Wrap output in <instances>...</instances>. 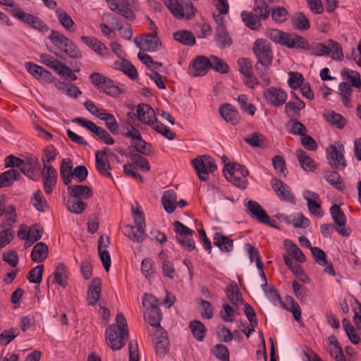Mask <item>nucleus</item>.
<instances>
[{
	"label": "nucleus",
	"instance_id": "nucleus-1",
	"mask_svg": "<svg viewBox=\"0 0 361 361\" xmlns=\"http://www.w3.org/2000/svg\"><path fill=\"white\" fill-rule=\"evenodd\" d=\"M116 322V324L109 325L105 333L106 344L113 350L122 348L125 345L124 340L128 336V324L123 313L117 314Z\"/></svg>",
	"mask_w": 361,
	"mask_h": 361
},
{
	"label": "nucleus",
	"instance_id": "nucleus-2",
	"mask_svg": "<svg viewBox=\"0 0 361 361\" xmlns=\"http://www.w3.org/2000/svg\"><path fill=\"white\" fill-rule=\"evenodd\" d=\"M267 36L274 42L288 49H301L308 50L310 44L307 40L294 32H286L278 29H272L268 32Z\"/></svg>",
	"mask_w": 361,
	"mask_h": 361
},
{
	"label": "nucleus",
	"instance_id": "nucleus-3",
	"mask_svg": "<svg viewBox=\"0 0 361 361\" xmlns=\"http://www.w3.org/2000/svg\"><path fill=\"white\" fill-rule=\"evenodd\" d=\"M48 39L68 57L73 59H80L82 57L81 51L73 42L60 32L51 30Z\"/></svg>",
	"mask_w": 361,
	"mask_h": 361
},
{
	"label": "nucleus",
	"instance_id": "nucleus-4",
	"mask_svg": "<svg viewBox=\"0 0 361 361\" xmlns=\"http://www.w3.org/2000/svg\"><path fill=\"white\" fill-rule=\"evenodd\" d=\"M224 173L226 178L233 185L240 189H245L247 187L249 171L246 166L238 163L226 164Z\"/></svg>",
	"mask_w": 361,
	"mask_h": 361
},
{
	"label": "nucleus",
	"instance_id": "nucleus-5",
	"mask_svg": "<svg viewBox=\"0 0 361 361\" xmlns=\"http://www.w3.org/2000/svg\"><path fill=\"white\" fill-rule=\"evenodd\" d=\"M135 220V226H126L125 235L135 243H142L145 239V218L144 213L138 207H131Z\"/></svg>",
	"mask_w": 361,
	"mask_h": 361
},
{
	"label": "nucleus",
	"instance_id": "nucleus-6",
	"mask_svg": "<svg viewBox=\"0 0 361 361\" xmlns=\"http://www.w3.org/2000/svg\"><path fill=\"white\" fill-rule=\"evenodd\" d=\"M91 83L100 92L109 96L116 97L121 94L122 90L114 80L99 73H93L90 77Z\"/></svg>",
	"mask_w": 361,
	"mask_h": 361
},
{
	"label": "nucleus",
	"instance_id": "nucleus-7",
	"mask_svg": "<svg viewBox=\"0 0 361 361\" xmlns=\"http://www.w3.org/2000/svg\"><path fill=\"white\" fill-rule=\"evenodd\" d=\"M192 164L202 181L207 180L209 173H212L217 169L214 160L211 157L206 155L192 159Z\"/></svg>",
	"mask_w": 361,
	"mask_h": 361
},
{
	"label": "nucleus",
	"instance_id": "nucleus-8",
	"mask_svg": "<svg viewBox=\"0 0 361 361\" xmlns=\"http://www.w3.org/2000/svg\"><path fill=\"white\" fill-rule=\"evenodd\" d=\"M335 145H329L326 150L328 163L332 169H338L341 165L343 168L347 166L344 157V147L340 142Z\"/></svg>",
	"mask_w": 361,
	"mask_h": 361
},
{
	"label": "nucleus",
	"instance_id": "nucleus-9",
	"mask_svg": "<svg viewBox=\"0 0 361 361\" xmlns=\"http://www.w3.org/2000/svg\"><path fill=\"white\" fill-rule=\"evenodd\" d=\"M73 122L88 129L90 132L98 136L106 145H113L115 142L114 138L105 129L97 126L91 121L81 117H76L73 119Z\"/></svg>",
	"mask_w": 361,
	"mask_h": 361
},
{
	"label": "nucleus",
	"instance_id": "nucleus-10",
	"mask_svg": "<svg viewBox=\"0 0 361 361\" xmlns=\"http://www.w3.org/2000/svg\"><path fill=\"white\" fill-rule=\"evenodd\" d=\"M252 51L257 61L272 63L274 56L270 44L264 39H257L253 44Z\"/></svg>",
	"mask_w": 361,
	"mask_h": 361
},
{
	"label": "nucleus",
	"instance_id": "nucleus-11",
	"mask_svg": "<svg viewBox=\"0 0 361 361\" xmlns=\"http://www.w3.org/2000/svg\"><path fill=\"white\" fill-rule=\"evenodd\" d=\"M330 214L336 224V231L343 237H348L351 230L346 227V216L338 204H334L330 208Z\"/></svg>",
	"mask_w": 361,
	"mask_h": 361
},
{
	"label": "nucleus",
	"instance_id": "nucleus-12",
	"mask_svg": "<svg viewBox=\"0 0 361 361\" xmlns=\"http://www.w3.org/2000/svg\"><path fill=\"white\" fill-rule=\"evenodd\" d=\"M271 185L274 192L281 201L295 204V196L290 188L281 179L276 178H272L271 180Z\"/></svg>",
	"mask_w": 361,
	"mask_h": 361
},
{
	"label": "nucleus",
	"instance_id": "nucleus-13",
	"mask_svg": "<svg viewBox=\"0 0 361 361\" xmlns=\"http://www.w3.org/2000/svg\"><path fill=\"white\" fill-rule=\"evenodd\" d=\"M264 97L267 104L279 107L286 103L287 94L281 88L271 87L264 92Z\"/></svg>",
	"mask_w": 361,
	"mask_h": 361
},
{
	"label": "nucleus",
	"instance_id": "nucleus-14",
	"mask_svg": "<svg viewBox=\"0 0 361 361\" xmlns=\"http://www.w3.org/2000/svg\"><path fill=\"white\" fill-rule=\"evenodd\" d=\"M209 58L205 56H197L189 66L188 73L193 77L203 76L209 70Z\"/></svg>",
	"mask_w": 361,
	"mask_h": 361
},
{
	"label": "nucleus",
	"instance_id": "nucleus-15",
	"mask_svg": "<svg viewBox=\"0 0 361 361\" xmlns=\"http://www.w3.org/2000/svg\"><path fill=\"white\" fill-rule=\"evenodd\" d=\"M134 42L140 49L148 52L157 51L161 46V42L158 37L157 32L146 35L142 40V44H141L137 37L134 39Z\"/></svg>",
	"mask_w": 361,
	"mask_h": 361
},
{
	"label": "nucleus",
	"instance_id": "nucleus-16",
	"mask_svg": "<svg viewBox=\"0 0 361 361\" xmlns=\"http://www.w3.org/2000/svg\"><path fill=\"white\" fill-rule=\"evenodd\" d=\"M56 170L51 166L43 167L42 176L44 192L47 195L51 193L53 188L56 184Z\"/></svg>",
	"mask_w": 361,
	"mask_h": 361
},
{
	"label": "nucleus",
	"instance_id": "nucleus-17",
	"mask_svg": "<svg viewBox=\"0 0 361 361\" xmlns=\"http://www.w3.org/2000/svg\"><path fill=\"white\" fill-rule=\"evenodd\" d=\"M137 118L142 123L154 125L157 122L154 110L147 104H140L137 107Z\"/></svg>",
	"mask_w": 361,
	"mask_h": 361
},
{
	"label": "nucleus",
	"instance_id": "nucleus-18",
	"mask_svg": "<svg viewBox=\"0 0 361 361\" xmlns=\"http://www.w3.org/2000/svg\"><path fill=\"white\" fill-rule=\"evenodd\" d=\"M219 111L224 121L231 125L235 126L240 121V116L238 111L230 104L226 103L221 105Z\"/></svg>",
	"mask_w": 361,
	"mask_h": 361
},
{
	"label": "nucleus",
	"instance_id": "nucleus-19",
	"mask_svg": "<svg viewBox=\"0 0 361 361\" xmlns=\"http://www.w3.org/2000/svg\"><path fill=\"white\" fill-rule=\"evenodd\" d=\"M102 293V280L99 277L92 279L87 288V302L90 305L94 306L100 298Z\"/></svg>",
	"mask_w": 361,
	"mask_h": 361
},
{
	"label": "nucleus",
	"instance_id": "nucleus-20",
	"mask_svg": "<svg viewBox=\"0 0 361 361\" xmlns=\"http://www.w3.org/2000/svg\"><path fill=\"white\" fill-rule=\"evenodd\" d=\"M246 213L252 218L257 219L259 222L264 221L269 218L262 207L256 201L249 200L245 205Z\"/></svg>",
	"mask_w": 361,
	"mask_h": 361
},
{
	"label": "nucleus",
	"instance_id": "nucleus-21",
	"mask_svg": "<svg viewBox=\"0 0 361 361\" xmlns=\"http://www.w3.org/2000/svg\"><path fill=\"white\" fill-rule=\"evenodd\" d=\"M82 42L88 46L92 50L104 58H107L110 55L108 48L99 40L94 37L82 36Z\"/></svg>",
	"mask_w": 361,
	"mask_h": 361
},
{
	"label": "nucleus",
	"instance_id": "nucleus-22",
	"mask_svg": "<svg viewBox=\"0 0 361 361\" xmlns=\"http://www.w3.org/2000/svg\"><path fill=\"white\" fill-rule=\"evenodd\" d=\"M106 152L102 150H98L95 153L96 159V168L98 172L106 177L111 178L110 172L111 166L109 161L105 158Z\"/></svg>",
	"mask_w": 361,
	"mask_h": 361
},
{
	"label": "nucleus",
	"instance_id": "nucleus-23",
	"mask_svg": "<svg viewBox=\"0 0 361 361\" xmlns=\"http://www.w3.org/2000/svg\"><path fill=\"white\" fill-rule=\"evenodd\" d=\"M214 40L216 42L217 46L221 49L230 47L233 40L230 37L226 27H216Z\"/></svg>",
	"mask_w": 361,
	"mask_h": 361
},
{
	"label": "nucleus",
	"instance_id": "nucleus-24",
	"mask_svg": "<svg viewBox=\"0 0 361 361\" xmlns=\"http://www.w3.org/2000/svg\"><path fill=\"white\" fill-rule=\"evenodd\" d=\"M67 189L71 196L79 200L88 199L93 195L92 190L87 185H74L68 186Z\"/></svg>",
	"mask_w": 361,
	"mask_h": 361
},
{
	"label": "nucleus",
	"instance_id": "nucleus-25",
	"mask_svg": "<svg viewBox=\"0 0 361 361\" xmlns=\"http://www.w3.org/2000/svg\"><path fill=\"white\" fill-rule=\"evenodd\" d=\"M176 193L173 190L164 191L161 197V203L168 214H172L176 208Z\"/></svg>",
	"mask_w": 361,
	"mask_h": 361
},
{
	"label": "nucleus",
	"instance_id": "nucleus-26",
	"mask_svg": "<svg viewBox=\"0 0 361 361\" xmlns=\"http://www.w3.org/2000/svg\"><path fill=\"white\" fill-rule=\"evenodd\" d=\"M56 15L60 25L67 31L74 32L76 25L71 17L61 8H56Z\"/></svg>",
	"mask_w": 361,
	"mask_h": 361
},
{
	"label": "nucleus",
	"instance_id": "nucleus-27",
	"mask_svg": "<svg viewBox=\"0 0 361 361\" xmlns=\"http://www.w3.org/2000/svg\"><path fill=\"white\" fill-rule=\"evenodd\" d=\"M21 178L20 172L18 169H11L0 174V188L11 186L15 180Z\"/></svg>",
	"mask_w": 361,
	"mask_h": 361
},
{
	"label": "nucleus",
	"instance_id": "nucleus-28",
	"mask_svg": "<svg viewBox=\"0 0 361 361\" xmlns=\"http://www.w3.org/2000/svg\"><path fill=\"white\" fill-rule=\"evenodd\" d=\"M295 154L300 165L305 171H313L317 168L314 161L302 149H298Z\"/></svg>",
	"mask_w": 361,
	"mask_h": 361
},
{
	"label": "nucleus",
	"instance_id": "nucleus-29",
	"mask_svg": "<svg viewBox=\"0 0 361 361\" xmlns=\"http://www.w3.org/2000/svg\"><path fill=\"white\" fill-rule=\"evenodd\" d=\"M162 318V314L159 306H154L152 308H148L147 312L145 314V319L149 324L154 328H161L160 322Z\"/></svg>",
	"mask_w": 361,
	"mask_h": 361
},
{
	"label": "nucleus",
	"instance_id": "nucleus-30",
	"mask_svg": "<svg viewBox=\"0 0 361 361\" xmlns=\"http://www.w3.org/2000/svg\"><path fill=\"white\" fill-rule=\"evenodd\" d=\"M225 293L232 305L238 307V302L243 303L242 293L235 282H231L226 286Z\"/></svg>",
	"mask_w": 361,
	"mask_h": 361
},
{
	"label": "nucleus",
	"instance_id": "nucleus-31",
	"mask_svg": "<svg viewBox=\"0 0 361 361\" xmlns=\"http://www.w3.org/2000/svg\"><path fill=\"white\" fill-rule=\"evenodd\" d=\"M49 247L44 243H37L32 249L31 252V259L35 262H42L48 256Z\"/></svg>",
	"mask_w": 361,
	"mask_h": 361
},
{
	"label": "nucleus",
	"instance_id": "nucleus-32",
	"mask_svg": "<svg viewBox=\"0 0 361 361\" xmlns=\"http://www.w3.org/2000/svg\"><path fill=\"white\" fill-rule=\"evenodd\" d=\"M173 38L176 42L188 47L194 46L196 39L190 31L182 30L175 32L173 34Z\"/></svg>",
	"mask_w": 361,
	"mask_h": 361
},
{
	"label": "nucleus",
	"instance_id": "nucleus-33",
	"mask_svg": "<svg viewBox=\"0 0 361 361\" xmlns=\"http://www.w3.org/2000/svg\"><path fill=\"white\" fill-rule=\"evenodd\" d=\"M214 244L221 251L226 252H231L233 247V240L219 232L216 233L214 235Z\"/></svg>",
	"mask_w": 361,
	"mask_h": 361
},
{
	"label": "nucleus",
	"instance_id": "nucleus-34",
	"mask_svg": "<svg viewBox=\"0 0 361 361\" xmlns=\"http://www.w3.org/2000/svg\"><path fill=\"white\" fill-rule=\"evenodd\" d=\"M240 16L245 25L252 30H257L261 25V18L252 12L243 11L241 12Z\"/></svg>",
	"mask_w": 361,
	"mask_h": 361
},
{
	"label": "nucleus",
	"instance_id": "nucleus-35",
	"mask_svg": "<svg viewBox=\"0 0 361 361\" xmlns=\"http://www.w3.org/2000/svg\"><path fill=\"white\" fill-rule=\"evenodd\" d=\"M271 64V63H267V65L264 62L257 61L255 66V71L259 77L262 79L264 86L269 85L271 82L270 78L268 77V75L271 73L270 68Z\"/></svg>",
	"mask_w": 361,
	"mask_h": 361
},
{
	"label": "nucleus",
	"instance_id": "nucleus-36",
	"mask_svg": "<svg viewBox=\"0 0 361 361\" xmlns=\"http://www.w3.org/2000/svg\"><path fill=\"white\" fill-rule=\"evenodd\" d=\"M115 68L121 70L130 79L135 80L137 78V71L135 67L128 61L123 59L122 61H116Z\"/></svg>",
	"mask_w": 361,
	"mask_h": 361
},
{
	"label": "nucleus",
	"instance_id": "nucleus-37",
	"mask_svg": "<svg viewBox=\"0 0 361 361\" xmlns=\"http://www.w3.org/2000/svg\"><path fill=\"white\" fill-rule=\"evenodd\" d=\"M293 27L298 30L306 31L310 27L308 18L302 12L296 13L291 18Z\"/></svg>",
	"mask_w": 361,
	"mask_h": 361
},
{
	"label": "nucleus",
	"instance_id": "nucleus-38",
	"mask_svg": "<svg viewBox=\"0 0 361 361\" xmlns=\"http://www.w3.org/2000/svg\"><path fill=\"white\" fill-rule=\"evenodd\" d=\"M68 271L63 262L59 263L53 273L54 281L59 286L65 288L68 285L66 279L68 278Z\"/></svg>",
	"mask_w": 361,
	"mask_h": 361
},
{
	"label": "nucleus",
	"instance_id": "nucleus-39",
	"mask_svg": "<svg viewBox=\"0 0 361 361\" xmlns=\"http://www.w3.org/2000/svg\"><path fill=\"white\" fill-rule=\"evenodd\" d=\"M192 336L197 341H202L206 336L207 328L204 324L199 320H193L189 324Z\"/></svg>",
	"mask_w": 361,
	"mask_h": 361
},
{
	"label": "nucleus",
	"instance_id": "nucleus-40",
	"mask_svg": "<svg viewBox=\"0 0 361 361\" xmlns=\"http://www.w3.org/2000/svg\"><path fill=\"white\" fill-rule=\"evenodd\" d=\"M157 355L163 357L168 353L169 348V341L166 336V333L157 338V341L154 345Z\"/></svg>",
	"mask_w": 361,
	"mask_h": 361
},
{
	"label": "nucleus",
	"instance_id": "nucleus-41",
	"mask_svg": "<svg viewBox=\"0 0 361 361\" xmlns=\"http://www.w3.org/2000/svg\"><path fill=\"white\" fill-rule=\"evenodd\" d=\"M7 11L13 18H16L28 25L34 16L30 13L24 12V11L16 4L12 8H8Z\"/></svg>",
	"mask_w": 361,
	"mask_h": 361
},
{
	"label": "nucleus",
	"instance_id": "nucleus-42",
	"mask_svg": "<svg viewBox=\"0 0 361 361\" xmlns=\"http://www.w3.org/2000/svg\"><path fill=\"white\" fill-rule=\"evenodd\" d=\"M341 74L343 79L350 82L353 87L357 89L361 88L360 75L357 71L344 68L341 71Z\"/></svg>",
	"mask_w": 361,
	"mask_h": 361
},
{
	"label": "nucleus",
	"instance_id": "nucleus-43",
	"mask_svg": "<svg viewBox=\"0 0 361 361\" xmlns=\"http://www.w3.org/2000/svg\"><path fill=\"white\" fill-rule=\"evenodd\" d=\"M286 300L287 303L290 305V307H288L283 302L281 303V306L283 309L292 312L295 320L298 322H300L301 321V309L300 305L297 302H295L294 298L290 295L287 296Z\"/></svg>",
	"mask_w": 361,
	"mask_h": 361
},
{
	"label": "nucleus",
	"instance_id": "nucleus-44",
	"mask_svg": "<svg viewBox=\"0 0 361 361\" xmlns=\"http://www.w3.org/2000/svg\"><path fill=\"white\" fill-rule=\"evenodd\" d=\"M163 1L175 18L182 19L185 17L184 8L178 0H163Z\"/></svg>",
	"mask_w": 361,
	"mask_h": 361
},
{
	"label": "nucleus",
	"instance_id": "nucleus-45",
	"mask_svg": "<svg viewBox=\"0 0 361 361\" xmlns=\"http://www.w3.org/2000/svg\"><path fill=\"white\" fill-rule=\"evenodd\" d=\"M326 121L334 127L338 129H343L346 123L345 118L340 114L334 111H330L324 115Z\"/></svg>",
	"mask_w": 361,
	"mask_h": 361
},
{
	"label": "nucleus",
	"instance_id": "nucleus-46",
	"mask_svg": "<svg viewBox=\"0 0 361 361\" xmlns=\"http://www.w3.org/2000/svg\"><path fill=\"white\" fill-rule=\"evenodd\" d=\"M284 245L287 250L292 254L294 259L298 262L303 263L306 261V257L302 250L290 240H286Z\"/></svg>",
	"mask_w": 361,
	"mask_h": 361
},
{
	"label": "nucleus",
	"instance_id": "nucleus-47",
	"mask_svg": "<svg viewBox=\"0 0 361 361\" xmlns=\"http://www.w3.org/2000/svg\"><path fill=\"white\" fill-rule=\"evenodd\" d=\"M133 149L138 153L145 156H149L154 153L152 145L145 141L142 138L131 143Z\"/></svg>",
	"mask_w": 361,
	"mask_h": 361
},
{
	"label": "nucleus",
	"instance_id": "nucleus-48",
	"mask_svg": "<svg viewBox=\"0 0 361 361\" xmlns=\"http://www.w3.org/2000/svg\"><path fill=\"white\" fill-rule=\"evenodd\" d=\"M324 178L332 187L340 191L345 188L340 174L336 171L326 173Z\"/></svg>",
	"mask_w": 361,
	"mask_h": 361
},
{
	"label": "nucleus",
	"instance_id": "nucleus-49",
	"mask_svg": "<svg viewBox=\"0 0 361 361\" xmlns=\"http://www.w3.org/2000/svg\"><path fill=\"white\" fill-rule=\"evenodd\" d=\"M209 61L211 63V66H209V68L215 71L216 72L225 74L228 73L229 66L228 65L223 61L221 59L212 55L209 57Z\"/></svg>",
	"mask_w": 361,
	"mask_h": 361
},
{
	"label": "nucleus",
	"instance_id": "nucleus-50",
	"mask_svg": "<svg viewBox=\"0 0 361 361\" xmlns=\"http://www.w3.org/2000/svg\"><path fill=\"white\" fill-rule=\"evenodd\" d=\"M60 175L63 179V183L66 185H69L73 176L71 160H68V162H66L65 159L62 160L60 168Z\"/></svg>",
	"mask_w": 361,
	"mask_h": 361
},
{
	"label": "nucleus",
	"instance_id": "nucleus-51",
	"mask_svg": "<svg viewBox=\"0 0 361 361\" xmlns=\"http://www.w3.org/2000/svg\"><path fill=\"white\" fill-rule=\"evenodd\" d=\"M265 137L259 133H252L244 138V141L252 147L263 149L265 147Z\"/></svg>",
	"mask_w": 361,
	"mask_h": 361
},
{
	"label": "nucleus",
	"instance_id": "nucleus-52",
	"mask_svg": "<svg viewBox=\"0 0 361 361\" xmlns=\"http://www.w3.org/2000/svg\"><path fill=\"white\" fill-rule=\"evenodd\" d=\"M253 11L262 20H266L269 17V8L264 0H255Z\"/></svg>",
	"mask_w": 361,
	"mask_h": 361
},
{
	"label": "nucleus",
	"instance_id": "nucleus-53",
	"mask_svg": "<svg viewBox=\"0 0 361 361\" xmlns=\"http://www.w3.org/2000/svg\"><path fill=\"white\" fill-rule=\"evenodd\" d=\"M86 204L79 199H68L67 201L68 210L75 214H80L85 210Z\"/></svg>",
	"mask_w": 361,
	"mask_h": 361
},
{
	"label": "nucleus",
	"instance_id": "nucleus-54",
	"mask_svg": "<svg viewBox=\"0 0 361 361\" xmlns=\"http://www.w3.org/2000/svg\"><path fill=\"white\" fill-rule=\"evenodd\" d=\"M44 265L39 264L30 269L27 279L30 283L39 284L42 279Z\"/></svg>",
	"mask_w": 361,
	"mask_h": 361
},
{
	"label": "nucleus",
	"instance_id": "nucleus-55",
	"mask_svg": "<svg viewBox=\"0 0 361 361\" xmlns=\"http://www.w3.org/2000/svg\"><path fill=\"white\" fill-rule=\"evenodd\" d=\"M288 76V84L291 89L297 90L302 85L304 78L300 73L290 71Z\"/></svg>",
	"mask_w": 361,
	"mask_h": 361
},
{
	"label": "nucleus",
	"instance_id": "nucleus-56",
	"mask_svg": "<svg viewBox=\"0 0 361 361\" xmlns=\"http://www.w3.org/2000/svg\"><path fill=\"white\" fill-rule=\"evenodd\" d=\"M56 155L57 151L54 145H51L44 148L43 149V157L42 159L43 167L49 166V163L54 161L56 159Z\"/></svg>",
	"mask_w": 361,
	"mask_h": 361
},
{
	"label": "nucleus",
	"instance_id": "nucleus-57",
	"mask_svg": "<svg viewBox=\"0 0 361 361\" xmlns=\"http://www.w3.org/2000/svg\"><path fill=\"white\" fill-rule=\"evenodd\" d=\"M245 249L249 255L250 262H253L254 259H255L257 267L262 268V267L263 266V262L261 260V257L258 250L253 247L250 243L245 244Z\"/></svg>",
	"mask_w": 361,
	"mask_h": 361
},
{
	"label": "nucleus",
	"instance_id": "nucleus-58",
	"mask_svg": "<svg viewBox=\"0 0 361 361\" xmlns=\"http://www.w3.org/2000/svg\"><path fill=\"white\" fill-rule=\"evenodd\" d=\"M19 334V330L16 328H11L4 330L0 334V342L3 345H8Z\"/></svg>",
	"mask_w": 361,
	"mask_h": 361
},
{
	"label": "nucleus",
	"instance_id": "nucleus-59",
	"mask_svg": "<svg viewBox=\"0 0 361 361\" xmlns=\"http://www.w3.org/2000/svg\"><path fill=\"white\" fill-rule=\"evenodd\" d=\"M219 315L224 322H233L235 320V310L230 305L224 304Z\"/></svg>",
	"mask_w": 361,
	"mask_h": 361
},
{
	"label": "nucleus",
	"instance_id": "nucleus-60",
	"mask_svg": "<svg viewBox=\"0 0 361 361\" xmlns=\"http://www.w3.org/2000/svg\"><path fill=\"white\" fill-rule=\"evenodd\" d=\"M154 262L150 258H145L141 263V271L145 278L149 280L154 276Z\"/></svg>",
	"mask_w": 361,
	"mask_h": 361
},
{
	"label": "nucleus",
	"instance_id": "nucleus-61",
	"mask_svg": "<svg viewBox=\"0 0 361 361\" xmlns=\"http://www.w3.org/2000/svg\"><path fill=\"white\" fill-rule=\"evenodd\" d=\"M152 128L157 133L164 135L166 138L171 140H173L176 135L174 132H173L171 129H169L167 126L163 124L161 122H156L154 125H152Z\"/></svg>",
	"mask_w": 361,
	"mask_h": 361
},
{
	"label": "nucleus",
	"instance_id": "nucleus-62",
	"mask_svg": "<svg viewBox=\"0 0 361 361\" xmlns=\"http://www.w3.org/2000/svg\"><path fill=\"white\" fill-rule=\"evenodd\" d=\"M43 233V228L39 224L31 226L28 230L27 242L34 243L41 239Z\"/></svg>",
	"mask_w": 361,
	"mask_h": 361
},
{
	"label": "nucleus",
	"instance_id": "nucleus-63",
	"mask_svg": "<svg viewBox=\"0 0 361 361\" xmlns=\"http://www.w3.org/2000/svg\"><path fill=\"white\" fill-rule=\"evenodd\" d=\"M290 123L291 128L289 130V133L290 134L300 135V137H302L307 133V129L305 126L296 118H291Z\"/></svg>",
	"mask_w": 361,
	"mask_h": 361
},
{
	"label": "nucleus",
	"instance_id": "nucleus-64",
	"mask_svg": "<svg viewBox=\"0 0 361 361\" xmlns=\"http://www.w3.org/2000/svg\"><path fill=\"white\" fill-rule=\"evenodd\" d=\"M214 355L216 359L221 361H229L228 349L223 344H216L214 346Z\"/></svg>",
	"mask_w": 361,
	"mask_h": 361
}]
</instances>
